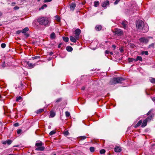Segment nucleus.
<instances>
[{"label":"nucleus","mask_w":155,"mask_h":155,"mask_svg":"<svg viewBox=\"0 0 155 155\" xmlns=\"http://www.w3.org/2000/svg\"><path fill=\"white\" fill-rule=\"evenodd\" d=\"M154 43H152L150 45H149V48H150V47H153L154 46Z\"/></svg>","instance_id":"nucleus-41"},{"label":"nucleus","mask_w":155,"mask_h":155,"mask_svg":"<svg viewBox=\"0 0 155 155\" xmlns=\"http://www.w3.org/2000/svg\"><path fill=\"white\" fill-rule=\"evenodd\" d=\"M147 38L148 39V40H149V39H150V38H152V37H147Z\"/></svg>","instance_id":"nucleus-56"},{"label":"nucleus","mask_w":155,"mask_h":155,"mask_svg":"<svg viewBox=\"0 0 155 155\" xmlns=\"http://www.w3.org/2000/svg\"><path fill=\"white\" fill-rule=\"evenodd\" d=\"M53 155H56V154H53Z\"/></svg>","instance_id":"nucleus-64"},{"label":"nucleus","mask_w":155,"mask_h":155,"mask_svg":"<svg viewBox=\"0 0 155 155\" xmlns=\"http://www.w3.org/2000/svg\"><path fill=\"white\" fill-rule=\"evenodd\" d=\"M8 155H15V154H8Z\"/></svg>","instance_id":"nucleus-60"},{"label":"nucleus","mask_w":155,"mask_h":155,"mask_svg":"<svg viewBox=\"0 0 155 155\" xmlns=\"http://www.w3.org/2000/svg\"><path fill=\"white\" fill-rule=\"evenodd\" d=\"M100 153L101 154L104 153L105 152V150L104 149L101 150L100 151Z\"/></svg>","instance_id":"nucleus-34"},{"label":"nucleus","mask_w":155,"mask_h":155,"mask_svg":"<svg viewBox=\"0 0 155 155\" xmlns=\"http://www.w3.org/2000/svg\"><path fill=\"white\" fill-rule=\"evenodd\" d=\"M114 151L117 152H120L121 151L120 148L119 147H116L114 148Z\"/></svg>","instance_id":"nucleus-16"},{"label":"nucleus","mask_w":155,"mask_h":155,"mask_svg":"<svg viewBox=\"0 0 155 155\" xmlns=\"http://www.w3.org/2000/svg\"><path fill=\"white\" fill-rule=\"evenodd\" d=\"M139 60L140 61H142V59L141 57L140 56H137L136 59H135V61H137Z\"/></svg>","instance_id":"nucleus-23"},{"label":"nucleus","mask_w":155,"mask_h":155,"mask_svg":"<svg viewBox=\"0 0 155 155\" xmlns=\"http://www.w3.org/2000/svg\"><path fill=\"white\" fill-rule=\"evenodd\" d=\"M109 1L108 0H107L102 3L101 6L103 7H106L107 5H109Z\"/></svg>","instance_id":"nucleus-10"},{"label":"nucleus","mask_w":155,"mask_h":155,"mask_svg":"<svg viewBox=\"0 0 155 155\" xmlns=\"http://www.w3.org/2000/svg\"><path fill=\"white\" fill-rule=\"evenodd\" d=\"M102 28V27L101 25H97L95 27V29L96 30L99 31L101 30Z\"/></svg>","instance_id":"nucleus-15"},{"label":"nucleus","mask_w":155,"mask_h":155,"mask_svg":"<svg viewBox=\"0 0 155 155\" xmlns=\"http://www.w3.org/2000/svg\"><path fill=\"white\" fill-rule=\"evenodd\" d=\"M47 7V5L46 4H44L42 6L41 8H39V10H40L41 9H43L45 8H46Z\"/></svg>","instance_id":"nucleus-28"},{"label":"nucleus","mask_w":155,"mask_h":155,"mask_svg":"<svg viewBox=\"0 0 155 155\" xmlns=\"http://www.w3.org/2000/svg\"><path fill=\"white\" fill-rule=\"evenodd\" d=\"M150 82L152 83H155V78H151L150 79Z\"/></svg>","instance_id":"nucleus-26"},{"label":"nucleus","mask_w":155,"mask_h":155,"mask_svg":"<svg viewBox=\"0 0 155 155\" xmlns=\"http://www.w3.org/2000/svg\"><path fill=\"white\" fill-rule=\"evenodd\" d=\"M144 26V23L142 20H137L136 21V26L140 30L142 29Z\"/></svg>","instance_id":"nucleus-3"},{"label":"nucleus","mask_w":155,"mask_h":155,"mask_svg":"<svg viewBox=\"0 0 155 155\" xmlns=\"http://www.w3.org/2000/svg\"><path fill=\"white\" fill-rule=\"evenodd\" d=\"M66 49L68 51H71L73 50V48L71 46H67L66 48Z\"/></svg>","instance_id":"nucleus-21"},{"label":"nucleus","mask_w":155,"mask_h":155,"mask_svg":"<svg viewBox=\"0 0 155 155\" xmlns=\"http://www.w3.org/2000/svg\"><path fill=\"white\" fill-rule=\"evenodd\" d=\"M125 79L120 77L114 78L111 79L110 83L111 84H116L117 83H121L123 82Z\"/></svg>","instance_id":"nucleus-1"},{"label":"nucleus","mask_w":155,"mask_h":155,"mask_svg":"<svg viewBox=\"0 0 155 155\" xmlns=\"http://www.w3.org/2000/svg\"><path fill=\"white\" fill-rule=\"evenodd\" d=\"M28 30V27H26L21 30V32L22 33L25 34Z\"/></svg>","instance_id":"nucleus-17"},{"label":"nucleus","mask_w":155,"mask_h":155,"mask_svg":"<svg viewBox=\"0 0 155 155\" xmlns=\"http://www.w3.org/2000/svg\"><path fill=\"white\" fill-rule=\"evenodd\" d=\"M55 115V113L52 111H51L50 112V116L51 117H54Z\"/></svg>","instance_id":"nucleus-24"},{"label":"nucleus","mask_w":155,"mask_h":155,"mask_svg":"<svg viewBox=\"0 0 155 155\" xmlns=\"http://www.w3.org/2000/svg\"><path fill=\"white\" fill-rule=\"evenodd\" d=\"M48 128H50L51 127V126H48Z\"/></svg>","instance_id":"nucleus-62"},{"label":"nucleus","mask_w":155,"mask_h":155,"mask_svg":"<svg viewBox=\"0 0 155 155\" xmlns=\"http://www.w3.org/2000/svg\"><path fill=\"white\" fill-rule=\"evenodd\" d=\"M14 125L15 127H18L19 126V124L18 123H16L14 124Z\"/></svg>","instance_id":"nucleus-47"},{"label":"nucleus","mask_w":155,"mask_h":155,"mask_svg":"<svg viewBox=\"0 0 155 155\" xmlns=\"http://www.w3.org/2000/svg\"><path fill=\"white\" fill-rule=\"evenodd\" d=\"M39 23L41 25H46L48 24V20H38Z\"/></svg>","instance_id":"nucleus-5"},{"label":"nucleus","mask_w":155,"mask_h":155,"mask_svg":"<svg viewBox=\"0 0 155 155\" xmlns=\"http://www.w3.org/2000/svg\"><path fill=\"white\" fill-rule=\"evenodd\" d=\"M21 129H18L17 130V133L18 134H20L21 132Z\"/></svg>","instance_id":"nucleus-40"},{"label":"nucleus","mask_w":155,"mask_h":155,"mask_svg":"<svg viewBox=\"0 0 155 155\" xmlns=\"http://www.w3.org/2000/svg\"><path fill=\"white\" fill-rule=\"evenodd\" d=\"M44 145V143L40 141H38L36 142L35 146L37 147L35 148L36 150L43 151L45 149V147L42 146Z\"/></svg>","instance_id":"nucleus-2"},{"label":"nucleus","mask_w":155,"mask_h":155,"mask_svg":"<svg viewBox=\"0 0 155 155\" xmlns=\"http://www.w3.org/2000/svg\"><path fill=\"white\" fill-rule=\"evenodd\" d=\"M19 8V7L18 6H15L14 8V9L15 10L18 9Z\"/></svg>","instance_id":"nucleus-46"},{"label":"nucleus","mask_w":155,"mask_h":155,"mask_svg":"<svg viewBox=\"0 0 155 155\" xmlns=\"http://www.w3.org/2000/svg\"><path fill=\"white\" fill-rule=\"evenodd\" d=\"M6 46V45L5 43H2L1 45V47L2 48H5Z\"/></svg>","instance_id":"nucleus-37"},{"label":"nucleus","mask_w":155,"mask_h":155,"mask_svg":"<svg viewBox=\"0 0 155 155\" xmlns=\"http://www.w3.org/2000/svg\"><path fill=\"white\" fill-rule=\"evenodd\" d=\"M40 58V57L38 56H34V57H32V58L33 59H36L39 58Z\"/></svg>","instance_id":"nucleus-39"},{"label":"nucleus","mask_w":155,"mask_h":155,"mask_svg":"<svg viewBox=\"0 0 155 155\" xmlns=\"http://www.w3.org/2000/svg\"><path fill=\"white\" fill-rule=\"evenodd\" d=\"M2 15V13L0 11V17Z\"/></svg>","instance_id":"nucleus-57"},{"label":"nucleus","mask_w":155,"mask_h":155,"mask_svg":"<svg viewBox=\"0 0 155 155\" xmlns=\"http://www.w3.org/2000/svg\"><path fill=\"white\" fill-rule=\"evenodd\" d=\"M112 47L114 48V49L116 48V46L115 45H113Z\"/></svg>","instance_id":"nucleus-53"},{"label":"nucleus","mask_w":155,"mask_h":155,"mask_svg":"<svg viewBox=\"0 0 155 155\" xmlns=\"http://www.w3.org/2000/svg\"><path fill=\"white\" fill-rule=\"evenodd\" d=\"M81 33V31L78 28L76 29L75 31L74 34L75 35V37L76 38H79Z\"/></svg>","instance_id":"nucleus-7"},{"label":"nucleus","mask_w":155,"mask_h":155,"mask_svg":"<svg viewBox=\"0 0 155 155\" xmlns=\"http://www.w3.org/2000/svg\"><path fill=\"white\" fill-rule=\"evenodd\" d=\"M76 7V4L74 3H72L70 5V8L71 10H74Z\"/></svg>","instance_id":"nucleus-13"},{"label":"nucleus","mask_w":155,"mask_h":155,"mask_svg":"<svg viewBox=\"0 0 155 155\" xmlns=\"http://www.w3.org/2000/svg\"><path fill=\"white\" fill-rule=\"evenodd\" d=\"M110 54L113 55V53L112 52H110L109 53Z\"/></svg>","instance_id":"nucleus-59"},{"label":"nucleus","mask_w":155,"mask_h":155,"mask_svg":"<svg viewBox=\"0 0 155 155\" xmlns=\"http://www.w3.org/2000/svg\"><path fill=\"white\" fill-rule=\"evenodd\" d=\"M21 32V31H20V30H18V31H16V34H19Z\"/></svg>","instance_id":"nucleus-45"},{"label":"nucleus","mask_w":155,"mask_h":155,"mask_svg":"<svg viewBox=\"0 0 155 155\" xmlns=\"http://www.w3.org/2000/svg\"><path fill=\"white\" fill-rule=\"evenodd\" d=\"M81 140H84L87 137L85 136H81Z\"/></svg>","instance_id":"nucleus-42"},{"label":"nucleus","mask_w":155,"mask_h":155,"mask_svg":"<svg viewBox=\"0 0 155 155\" xmlns=\"http://www.w3.org/2000/svg\"><path fill=\"white\" fill-rule=\"evenodd\" d=\"M25 35L26 36V37H28L29 36V34H28L25 33Z\"/></svg>","instance_id":"nucleus-51"},{"label":"nucleus","mask_w":155,"mask_h":155,"mask_svg":"<svg viewBox=\"0 0 155 155\" xmlns=\"http://www.w3.org/2000/svg\"><path fill=\"white\" fill-rule=\"evenodd\" d=\"M62 45V43H60V44L58 45V48H61V45Z\"/></svg>","instance_id":"nucleus-48"},{"label":"nucleus","mask_w":155,"mask_h":155,"mask_svg":"<svg viewBox=\"0 0 155 155\" xmlns=\"http://www.w3.org/2000/svg\"><path fill=\"white\" fill-rule=\"evenodd\" d=\"M134 60L135 61V59L133 58H129L128 61L129 62L133 61Z\"/></svg>","instance_id":"nucleus-38"},{"label":"nucleus","mask_w":155,"mask_h":155,"mask_svg":"<svg viewBox=\"0 0 155 155\" xmlns=\"http://www.w3.org/2000/svg\"><path fill=\"white\" fill-rule=\"evenodd\" d=\"M141 54L142 55L145 54L146 55H148V53L147 51H142L141 52Z\"/></svg>","instance_id":"nucleus-29"},{"label":"nucleus","mask_w":155,"mask_h":155,"mask_svg":"<svg viewBox=\"0 0 155 155\" xmlns=\"http://www.w3.org/2000/svg\"><path fill=\"white\" fill-rule=\"evenodd\" d=\"M65 115L67 117H69L70 115V113L68 111H66L65 112Z\"/></svg>","instance_id":"nucleus-35"},{"label":"nucleus","mask_w":155,"mask_h":155,"mask_svg":"<svg viewBox=\"0 0 155 155\" xmlns=\"http://www.w3.org/2000/svg\"><path fill=\"white\" fill-rule=\"evenodd\" d=\"M48 18H50L49 17L48 18H46V17H45L43 19H48Z\"/></svg>","instance_id":"nucleus-58"},{"label":"nucleus","mask_w":155,"mask_h":155,"mask_svg":"<svg viewBox=\"0 0 155 155\" xmlns=\"http://www.w3.org/2000/svg\"><path fill=\"white\" fill-rule=\"evenodd\" d=\"M50 38L51 39H54L55 37V35L54 33H52L50 35Z\"/></svg>","instance_id":"nucleus-20"},{"label":"nucleus","mask_w":155,"mask_h":155,"mask_svg":"<svg viewBox=\"0 0 155 155\" xmlns=\"http://www.w3.org/2000/svg\"><path fill=\"white\" fill-rule=\"evenodd\" d=\"M85 87H83L81 88V90H84L85 89Z\"/></svg>","instance_id":"nucleus-55"},{"label":"nucleus","mask_w":155,"mask_h":155,"mask_svg":"<svg viewBox=\"0 0 155 155\" xmlns=\"http://www.w3.org/2000/svg\"><path fill=\"white\" fill-rule=\"evenodd\" d=\"M114 32L116 35L118 36H120L123 35V31L120 29L116 28L114 29Z\"/></svg>","instance_id":"nucleus-4"},{"label":"nucleus","mask_w":155,"mask_h":155,"mask_svg":"<svg viewBox=\"0 0 155 155\" xmlns=\"http://www.w3.org/2000/svg\"><path fill=\"white\" fill-rule=\"evenodd\" d=\"M147 122L148 121L147 120H144L141 124V127H145L147 125Z\"/></svg>","instance_id":"nucleus-14"},{"label":"nucleus","mask_w":155,"mask_h":155,"mask_svg":"<svg viewBox=\"0 0 155 155\" xmlns=\"http://www.w3.org/2000/svg\"><path fill=\"white\" fill-rule=\"evenodd\" d=\"M43 111L44 109H40L37 110L36 112L37 114H38L42 112Z\"/></svg>","instance_id":"nucleus-27"},{"label":"nucleus","mask_w":155,"mask_h":155,"mask_svg":"<svg viewBox=\"0 0 155 155\" xmlns=\"http://www.w3.org/2000/svg\"><path fill=\"white\" fill-rule=\"evenodd\" d=\"M150 112H151V111H150H150H149V112H148V113H147V115H149L150 114Z\"/></svg>","instance_id":"nucleus-54"},{"label":"nucleus","mask_w":155,"mask_h":155,"mask_svg":"<svg viewBox=\"0 0 155 155\" xmlns=\"http://www.w3.org/2000/svg\"><path fill=\"white\" fill-rule=\"evenodd\" d=\"M57 20L58 21V22H60V21L61 20Z\"/></svg>","instance_id":"nucleus-61"},{"label":"nucleus","mask_w":155,"mask_h":155,"mask_svg":"<svg viewBox=\"0 0 155 155\" xmlns=\"http://www.w3.org/2000/svg\"><path fill=\"white\" fill-rule=\"evenodd\" d=\"M63 134L65 136H67L69 135V133L68 130H66L63 132Z\"/></svg>","instance_id":"nucleus-30"},{"label":"nucleus","mask_w":155,"mask_h":155,"mask_svg":"<svg viewBox=\"0 0 155 155\" xmlns=\"http://www.w3.org/2000/svg\"><path fill=\"white\" fill-rule=\"evenodd\" d=\"M55 133V131H54V130H52V131H51L50 132L49 134L50 135H53Z\"/></svg>","instance_id":"nucleus-32"},{"label":"nucleus","mask_w":155,"mask_h":155,"mask_svg":"<svg viewBox=\"0 0 155 155\" xmlns=\"http://www.w3.org/2000/svg\"><path fill=\"white\" fill-rule=\"evenodd\" d=\"M94 6L95 7L98 6L100 4V3L98 1H95L94 2Z\"/></svg>","instance_id":"nucleus-22"},{"label":"nucleus","mask_w":155,"mask_h":155,"mask_svg":"<svg viewBox=\"0 0 155 155\" xmlns=\"http://www.w3.org/2000/svg\"><path fill=\"white\" fill-rule=\"evenodd\" d=\"M142 120H139L138 122L137 123V124L136 125H135V127L136 128V127H138L140 124H141L142 123Z\"/></svg>","instance_id":"nucleus-18"},{"label":"nucleus","mask_w":155,"mask_h":155,"mask_svg":"<svg viewBox=\"0 0 155 155\" xmlns=\"http://www.w3.org/2000/svg\"><path fill=\"white\" fill-rule=\"evenodd\" d=\"M25 63L27 64L30 68H34L35 65V64H33L31 63L30 62L28 61H25Z\"/></svg>","instance_id":"nucleus-8"},{"label":"nucleus","mask_w":155,"mask_h":155,"mask_svg":"<svg viewBox=\"0 0 155 155\" xmlns=\"http://www.w3.org/2000/svg\"><path fill=\"white\" fill-rule=\"evenodd\" d=\"M119 2V1L117 0H116L114 3V4L116 5Z\"/></svg>","instance_id":"nucleus-49"},{"label":"nucleus","mask_w":155,"mask_h":155,"mask_svg":"<svg viewBox=\"0 0 155 155\" xmlns=\"http://www.w3.org/2000/svg\"><path fill=\"white\" fill-rule=\"evenodd\" d=\"M63 40L65 42H68L69 41V38L68 37H63Z\"/></svg>","instance_id":"nucleus-25"},{"label":"nucleus","mask_w":155,"mask_h":155,"mask_svg":"<svg viewBox=\"0 0 155 155\" xmlns=\"http://www.w3.org/2000/svg\"><path fill=\"white\" fill-rule=\"evenodd\" d=\"M12 140H8L6 141H4L2 142V143L4 144H7L8 145H10L12 143Z\"/></svg>","instance_id":"nucleus-11"},{"label":"nucleus","mask_w":155,"mask_h":155,"mask_svg":"<svg viewBox=\"0 0 155 155\" xmlns=\"http://www.w3.org/2000/svg\"><path fill=\"white\" fill-rule=\"evenodd\" d=\"M79 38H76L75 37H74L72 36H70V39L71 41L73 42H76L77 40H78Z\"/></svg>","instance_id":"nucleus-12"},{"label":"nucleus","mask_w":155,"mask_h":155,"mask_svg":"<svg viewBox=\"0 0 155 155\" xmlns=\"http://www.w3.org/2000/svg\"><path fill=\"white\" fill-rule=\"evenodd\" d=\"M52 0H44V3H46L47 2H51Z\"/></svg>","instance_id":"nucleus-43"},{"label":"nucleus","mask_w":155,"mask_h":155,"mask_svg":"<svg viewBox=\"0 0 155 155\" xmlns=\"http://www.w3.org/2000/svg\"><path fill=\"white\" fill-rule=\"evenodd\" d=\"M1 97H2L1 96V95L0 94V99L1 98Z\"/></svg>","instance_id":"nucleus-63"},{"label":"nucleus","mask_w":155,"mask_h":155,"mask_svg":"<svg viewBox=\"0 0 155 155\" xmlns=\"http://www.w3.org/2000/svg\"><path fill=\"white\" fill-rule=\"evenodd\" d=\"M139 41L142 43L147 44L149 40L145 37H142L139 39Z\"/></svg>","instance_id":"nucleus-6"},{"label":"nucleus","mask_w":155,"mask_h":155,"mask_svg":"<svg viewBox=\"0 0 155 155\" xmlns=\"http://www.w3.org/2000/svg\"><path fill=\"white\" fill-rule=\"evenodd\" d=\"M109 53H110V52L106 50L105 51V54H109Z\"/></svg>","instance_id":"nucleus-50"},{"label":"nucleus","mask_w":155,"mask_h":155,"mask_svg":"<svg viewBox=\"0 0 155 155\" xmlns=\"http://www.w3.org/2000/svg\"><path fill=\"white\" fill-rule=\"evenodd\" d=\"M61 100V98H58L57 99L56 101V102H58L60 101Z\"/></svg>","instance_id":"nucleus-44"},{"label":"nucleus","mask_w":155,"mask_h":155,"mask_svg":"<svg viewBox=\"0 0 155 155\" xmlns=\"http://www.w3.org/2000/svg\"><path fill=\"white\" fill-rule=\"evenodd\" d=\"M22 98V97L21 96H19L16 98V101H19L20 100H21Z\"/></svg>","instance_id":"nucleus-31"},{"label":"nucleus","mask_w":155,"mask_h":155,"mask_svg":"<svg viewBox=\"0 0 155 155\" xmlns=\"http://www.w3.org/2000/svg\"><path fill=\"white\" fill-rule=\"evenodd\" d=\"M90 150L91 152H93L94 151V148L93 147H91L90 148Z\"/></svg>","instance_id":"nucleus-33"},{"label":"nucleus","mask_w":155,"mask_h":155,"mask_svg":"<svg viewBox=\"0 0 155 155\" xmlns=\"http://www.w3.org/2000/svg\"><path fill=\"white\" fill-rule=\"evenodd\" d=\"M152 100L153 101L155 102V97L152 98Z\"/></svg>","instance_id":"nucleus-52"},{"label":"nucleus","mask_w":155,"mask_h":155,"mask_svg":"<svg viewBox=\"0 0 155 155\" xmlns=\"http://www.w3.org/2000/svg\"><path fill=\"white\" fill-rule=\"evenodd\" d=\"M122 27L125 29H127V28L128 23L127 21H123L121 23Z\"/></svg>","instance_id":"nucleus-9"},{"label":"nucleus","mask_w":155,"mask_h":155,"mask_svg":"<svg viewBox=\"0 0 155 155\" xmlns=\"http://www.w3.org/2000/svg\"><path fill=\"white\" fill-rule=\"evenodd\" d=\"M54 18L55 19H60V17L58 15H57L56 16H55L54 17Z\"/></svg>","instance_id":"nucleus-36"},{"label":"nucleus","mask_w":155,"mask_h":155,"mask_svg":"<svg viewBox=\"0 0 155 155\" xmlns=\"http://www.w3.org/2000/svg\"><path fill=\"white\" fill-rule=\"evenodd\" d=\"M153 115H150L147 117L146 120H147L148 121H150L153 118Z\"/></svg>","instance_id":"nucleus-19"}]
</instances>
